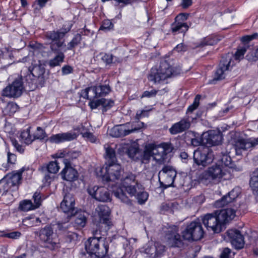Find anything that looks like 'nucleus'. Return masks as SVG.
<instances>
[{
	"mask_svg": "<svg viewBox=\"0 0 258 258\" xmlns=\"http://www.w3.org/2000/svg\"><path fill=\"white\" fill-rule=\"evenodd\" d=\"M235 216V210L232 209H222L206 214L203 217L202 221L208 230L219 233L225 229L226 222L233 219Z\"/></svg>",
	"mask_w": 258,
	"mask_h": 258,
	"instance_id": "obj_1",
	"label": "nucleus"
},
{
	"mask_svg": "<svg viewBox=\"0 0 258 258\" xmlns=\"http://www.w3.org/2000/svg\"><path fill=\"white\" fill-rule=\"evenodd\" d=\"M107 231L93 228L92 233L93 237L89 238L85 243L87 252L96 258H103L108 250V244L104 236Z\"/></svg>",
	"mask_w": 258,
	"mask_h": 258,
	"instance_id": "obj_2",
	"label": "nucleus"
},
{
	"mask_svg": "<svg viewBox=\"0 0 258 258\" xmlns=\"http://www.w3.org/2000/svg\"><path fill=\"white\" fill-rule=\"evenodd\" d=\"M173 74L171 66L166 60H164L160 62L159 68L151 69L148 79L154 83H160L170 78Z\"/></svg>",
	"mask_w": 258,
	"mask_h": 258,
	"instance_id": "obj_3",
	"label": "nucleus"
},
{
	"mask_svg": "<svg viewBox=\"0 0 258 258\" xmlns=\"http://www.w3.org/2000/svg\"><path fill=\"white\" fill-rule=\"evenodd\" d=\"M225 173L222 167L219 165H213L203 172L200 175V181L205 184L217 183L221 181Z\"/></svg>",
	"mask_w": 258,
	"mask_h": 258,
	"instance_id": "obj_4",
	"label": "nucleus"
},
{
	"mask_svg": "<svg viewBox=\"0 0 258 258\" xmlns=\"http://www.w3.org/2000/svg\"><path fill=\"white\" fill-rule=\"evenodd\" d=\"M134 184L124 185L121 187L117 188L112 191L113 195L121 202L128 205L132 204L131 201L123 192L124 189L130 196H136L138 192L142 189L143 185L138 181L134 183Z\"/></svg>",
	"mask_w": 258,
	"mask_h": 258,
	"instance_id": "obj_5",
	"label": "nucleus"
},
{
	"mask_svg": "<svg viewBox=\"0 0 258 258\" xmlns=\"http://www.w3.org/2000/svg\"><path fill=\"white\" fill-rule=\"evenodd\" d=\"M194 162L199 166L205 167L213 161V154L208 147H199L193 153Z\"/></svg>",
	"mask_w": 258,
	"mask_h": 258,
	"instance_id": "obj_6",
	"label": "nucleus"
},
{
	"mask_svg": "<svg viewBox=\"0 0 258 258\" xmlns=\"http://www.w3.org/2000/svg\"><path fill=\"white\" fill-rule=\"evenodd\" d=\"M96 211L98 214L99 221L94 228L107 231L111 225L109 207L105 205H100L96 208Z\"/></svg>",
	"mask_w": 258,
	"mask_h": 258,
	"instance_id": "obj_7",
	"label": "nucleus"
},
{
	"mask_svg": "<svg viewBox=\"0 0 258 258\" xmlns=\"http://www.w3.org/2000/svg\"><path fill=\"white\" fill-rule=\"evenodd\" d=\"M204 233L201 223L196 221L191 222L182 232L183 238L188 241L201 239Z\"/></svg>",
	"mask_w": 258,
	"mask_h": 258,
	"instance_id": "obj_8",
	"label": "nucleus"
},
{
	"mask_svg": "<svg viewBox=\"0 0 258 258\" xmlns=\"http://www.w3.org/2000/svg\"><path fill=\"white\" fill-rule=\"evenodd\" d=\"M51 50L56 55L55 56L50 59L48 62L49 66L51 68L60 66V64L64 61L65 57L64 52L66 44L64 42H51L50 43Z\"/></svg>",
	"mask_w": 258,
	"mask_h": 258,
	"instance_id": "obj_9",
	"label": "nucleus"
},
{
	"mask_svg": "<svg viewBox=\"0 0 258 258\" xmlns=\"http://www.w3.org/2000/svg\"><path fill=\"white\" fill-rule=\"evenodd\" d=\"M176 174V170L172 167L164 166L158 173L161 186L165 188L172 186Z\"/></svg>",
	"mask_w": 258,
	"mask_h": 258,
	"instance_id": "obj_10",
	"label": "nucleus"
},
{
	"mask_svg": "<svg viewBox=\"0 0 258 258\" xmlns=\"http://www.w3.org/2000/svg\"><path fill=\"white\" fill-rule=\"evenodd\" d=\"M53 230L50 225H46L41 228L39 232V236L41 241L45 243V246L51 250H54L59 247V243L52 237Z\"/></svg>",
	"mask_w": 258,
	"mask_h": 258,
	"instance_id": "obj_11",
	"label": "nucleus"
},
{
	"mask_svg": "<svg viewBox=\"0 0 258 258\" xmlns=\"http://www.w3.org/2000/svg\"><path fill=\"white\" fill-rule=\"evenodd\" d=\"M177 226H169L165 231V238L167 244L171 247H180L182 245V241L178 233Z\"/></svg>",
	"mask_w": 258,
	"mask_h": 258,
	"instance_id": "obj_12",
	"label": "nucleus"
},
{
	"mask_svg": "<svg viewBox=\"0 0 258 258\" xmlns=\"http://www.w3.org/2000/svg\"><path fill=\"white\" fill-rule=\"evenodd\" d=\"M23 89L21 78L17 79L3 90V95L10 98H17L21 95Z\"/></svg>",
	"mask_w": 258,
	"mask_h": 258,
	"instance_id": "obj_13",
	"label": "nucleus"
},
{
	"mask_svg": "<svg viewBox=\"0 0 258 258\" xmlns=\"http://www.w3.org/2000/svg\"><path fill=\"white\" fill-rule=\"evenodd\" d=\"M165 251V246L159 242H149L144 247V252L149 258L160 257Z\"/></svg>",
	"mask_w": 258,
	"mask_h": 258,
	"instance_id": "obj_14",
	"label": "nucleus"
},
{
	"mask_svg": "<svg viewBox=\"0 0 258 258\" xmlns=\"http://www.w3.org/2000/svg\"><path fill=\"white\" fill-rule=\"evenodd\" d=\"M232 56V54L228 53L222 57L219 68L215 72L213 81L221 80L225 78L226 71H228L231 67Z\"/></svg>",
	"mask_w": 258,
	"mask_h": 258,
	"instance_id": "obj_15",
	"label": "nucleus"
},
{
	"mask_svg": "<svg viewBox=\"0 0 258 258\" xmlns=\"http://www.w3.org/2000/svg\"><path fill=\"white\" fill-rule=\"evenodd\" d=\"M88 193L97 201L106 202L110 200V197L107 188L104 187H90L87 189Z\"/></svg>",
	"mask_w": 258,
	"mask_h": 258,
	"instance_id": "obj_16",
	"label": "nucleus"
},
{
	"mask_svg": "<svg viewBox=\"0 0 258 258\" xmlns=\"http://www.w3.org/2000/svg\"><path fill=\"white\" fill-rule=\"evenodd\" d=\"M60 208L65 213H67L69 216L75 215L77 210L75 207V199L71 194H66L63 201L61 202Z\"/></svg>",
	"mask_w": 258,
	"mask_h": 258,
	"instance_id": "obj_17",
	"label": "nucleus"
},
{
	"mask_svg": "<svg viewBox=\"0 0 258 258\" xmlns=\"http://www.w3.org/2000/svg\"><path fill=\"white\" fill-rule=\"evenodd\" d=\"M72 25L69 23L66 24L59 31H52L47 32L46 34V37L51 42H64L62 39L65 34L69 32L71 29Z\"/></svg>",
	"mask_w": 258,
	"mask_h": 258,
	"instance_id": "obj_18",
	"label": "nucleus"
},
{
	"mask_svg": "<svg viewBox=\"0 0 258 258\" xmlns=\"http://www.w3.org/2000/svg\"><path fill=\"white\" fill-rule=\"evenodd\" d=\"M194 117L189 115L183 117L179 122L173 124L169 128V132L172 135H176L187 130L190 126L191 121Z\"/></svg>",
	"mask_w": 258,
	"mask_h": 258,
	"instance_id": "obj_19",
	"label": "nucleus"
},
{
	"mask_svg": "<svg viewBox=\"0 0 258 258\" xmlns=\"http://www.w3.org/2000/svg\"><path fill=\"white\" fill-rule=\"evenodd\" d=\"M107 173L106 179L108 181H115L121 179L124 174L121 166L116 163L107 165L105 168Z\"/></svg>",
	"mask_w": 258,
	"mask_h": 258,
	"instance_id": "obj_20",
	"label": "nucleus"
},
{
	"mask_svg": "<svg viewBox=\"0 0 258 258\" xmlns=\"http://www.w3.org/2000/svg\"><path fill=\"white\" fill-rule=\"evenodd\" d=\"M152 146V157L154 159L159 163L163 162L166 158L168 145H155L151 144Z\"/></svg>",
	"mask_w": 258,
	"mask_h": 258,
	"instance_id": "obj_21",
	"label": "nucleus"
},
{
	"mask_svg": "<svg viewBox=\"0 0 258 258\" xmlns=\"http://www.w3.org/2000/svg\"><path fill=\"white\" fill-rule=\"evenodd\" d=\"M204 144L206 147L218 145L221 142L220 133L216 131H209L203 134Z\"/></svg>",
	"mask_w": 258,
	"mask_h": 258,
	"instance_id": "obj_22",
	"label": "nucleus"
},
{
	"mask_svg": "<svg viewBox=\"0 0 258 258\" xmlns=\"http://www.w3.org/2000/svg\"><path fill=\"white\" fill-rule=\"evenodd\" d=\"M240 192V189L238 187L233 188L227 195L223 196L220 200L216 201L214 206L216 208H220L226 205L237 198Z\"/></svg>",
	"mask_w": 258,
	"mask_h": 258,
	"instance_id": "obj_23",
	"label": "nucleus"
},
{
	"mask_svg": "<svg viewBox=\"0 0 258 258\" xmlns=\"http://www.w3.org/2000/svg\"><path fill=\"white\" fill-rule=\"evenodd\" d=\"M227 235L231 239V244L236 249L243 247L244 242L242 235L238 230L231 229L227 231Z\"/></svg>",
	"mask_w": 258,
	"mask_h": 258,
	"instance_id": "obj_24",
	"label": "nucleus"
},
{
	"mask_svg": "<svg viewBox=\"0 0 258 258\" xmlns=\"http://www.w3.org/2000/svg\"><path fill=\"white\" fill-rule=\"evenodd\" d=\"M64 164L65 167L60 173L62 179L69 181L77 180L78 177L77 171L71 166L70 163L65 162Z\"/></svg>",
	"mask_w": 258,
	"mask_h": 258,
	"instance_id": "obj_25",
	"label": "nucleus"
},
{
	"mask_svg": "<svg viewBox=\"0 0 258 258\" xmlns=\"http://www.w3.org/2000/svg\"><path fill=\"white\" fill-rule=\"evenodd\" d=\"M78 135L74 132L60 133L50 137L49 141L51 143L57 144L61 142L72 141L76 139Z\"/></svg>",
	"mask_w": 258,
	"mask_h": 258,
	"instance_id": "obj_26",
	"label": "nucleus"
},
{
	"mask_svg": "<svg viewBox=\"0 0 258 258\" xmlns=\"http://www.w3.org/2000/svg\"><path fill=\"white\" fill-rule=\"evenodd\" d=\"M234 149L236 155H240L242 151H245L252 148L250 139H237L234 143Z\"/></svg>",
	"mask_w": 258,
	"mask_h": 258,
	"instance_id": "obj_27",
	"label": "nucleus"
},
{
	"mask_svg": "<svg viewBox=\"0 0 258 258\" xmlns=\"http://www.w3.org/2000/svg\"><path fill=\"white\" fill-rule=\"evenodd\" d=\"M23 171V170L17 172L13 171L11 173L7 174L5 176V178L11 187L20 184Z\"/></svg>",
	"mask_w": 258,
	"mask_h": 258,
	"instance_id": "obj_28",
	"label": "nucleus"
},
{
	"mask_svg": "<svg viewBox=\"0 0 258 258\" xmlns=\"http://www.w3.org/2000/svg\"><path fill=\"white\" fill-rule=\"evenodd\" d=\"M132 133H133L132 130H126L123 126L120 125L112 127L109 131V135L112 137L118 138L125 136Z\"/></svg>",
	"mask_w": 258,
	"mask_h": 258,
	"instance_id": "obj_29",
	"label": "nucleus"
},
{
	"mask_svg": "<svg viewBox=\"0 0 258 258\" xmlns=\"http://www.w3.org/2000/svg\"><path fill=\"white\" fill-rule=\"evenodd\" d=\"M104 147L105 150L104 158L106 160V163L108 165L116 163V158L114 149L107 144H105Z\"/></svg>",
	"mask_w": 258,
	"mask_h": 258,
	"instance_id": "obj_30",
	"label": "nucleus"
},
{
	"mask_svg": "<svg viewBox=\"0 0 258 258\" xmlns=\"http://www.w3.org/2000/svg\"><path fill=\"white\" fill-rule=\"evenodd\" d=\"M92 89L96 97L106 95L110 92V87L108 85L94 86Z\"/></svg>",
	"mask_w": 258,
	"mask_h": 258,
	"instance_id": "obj_31",
	"label": "nucleus"
},
{
	"mask_svg": "<svg viewBox=\"0 0 258 258\" xmlns=\"http://www.w3.org/2000/svg\"><path fill=\"white\" fill-rule=\"evenodd\" d=\"M31 127H28L27 129L24 130L21 132L20 135V139L22 142L29 145L32 143L35 140V138L30 134Z\"/></svg>",
	"mask_w": 258,
	"mask_h": 258,
	"instance_id": "obj_32",
	"label": "nucleus"
},
{
	"mask_svg": "<svg viewBox=\"0 0 258 258\" xmlns=\"http://www.w3.org/2000/svg\"><path fill=\"white\" fill-rule=\"evenodd\" d=\"M78 156L79 153L74 151L67 152L66 151H64L57 154V156L58 158H64V163H65V162L70 163L71 160L77 158Z\"/></svg>",
	"mask_w": 258,
	"mask_h": 258,
	"instance_id": "obj_33",
	"label": "nucleus"
},
{
	"mask_svg": "<svg viewBox=\"0 0 258 258\" xmlns=\"http://www.w3.org/2000/svg\"><path fill=\"white\" fill-rule=\"evenodd\" d=\"M173 32H184L188 29V26L185 23L176 21L173 23L171 27Z\"/></svg>",
	"mask_w": 258,
	"mask_h": 258,
	"instance_id": "obj_34",
	"label": "nucleus"
},
{
	"mask_svg": "<svg viewBox=\"0 0 258 258\" xmlns=\"http://www.w3.org/2000/svg\"><path fill=\"white\" fill-rule=\"evenodd\" d=\"M249 185L253 191L258 193V168L253 172L249 181Z\"/></svg>",
	"mask_w": 258,
	"mask_h": 258,
	"instance_id": "obj_35",
	"label": "nucleus"
},
{
	"mask_svg": "<svg viewBox=\"0 0 258 258\" xmlns=\"http://www.w3.org/2000/svg\"><path fill=\"white\" fill-rule=\"evenodd\" d=\"M136 176L135 174H133L131 172L125 173V174H123L122 176L120 179V180L122 182V186L124 185L128 184L131 182H137L136 180Z\"/></svg>",
	"mask_w": 258,
	"mask_h": 258,
	"instance_id": "obj_36",
	"label": "nucleus"
},
{
	"mask_svg": "<svg viewBox=\"0 0 258 258\" xmlns=\"http://www.w3.org/2000/svg\"><path fill=\"white\" fill-rule=\"evenodd\" d=\"M19 209L24 212L35 209V206L30 200H24L20 203Z\"/></svg>",
	"mask_w": 258,
	"mask_h": 258,
	"instance_id": "obj_37",
	"label": "nucleus"
},
{
	"mask_svg": "<svg viewBox=\"0 0 258 258\" xmlns=\"http://www.w3.org/2000/svg\"><path fill=\"white\" fill-rule=\"evenodd\" d=\"M87 222V217L84 213L78 214L75 220V224L79 228L84 227Z\"/></svg>",
	"mask_w": 258,
	"mask_h": 258,
	"instance_id": "obj_38",
	"label": "nucleus"
},
{
	"mask_svg": "<svg viewBox=\"0 0 258 258\" xmlns=\"http://www.w3.org/2000/svg\"><path fill=\"white\" fill-rule=\"evenodd\" d=\"M31 73L34 77L40 78L44 73V68L40 64H36L33 67Z\"/></svg>",
	"mask_w": 258,
	"mask_h": 258,
	"instance_id": "obj_39",
	"label": "nucleus"
},
{
	"mask_svg": "<svg viewBox=\"0 0 258 258\" xmlns=\"http://www.w3.org/2000/svg\"><path fill=\"white\" fill-rule=\"evenodd\" d=\"M249 47V45H245L243 46H239L238 47L237 51L234 54L235 59L236 60H240L243 58L244 55L246 52L247 49Z\"/></svg>",
	"mask_w": 258,
	"mask_h": 258,
	"instance_id": "obj_40",
	"label": "nucleus"
},
{
	"mask_svg": "<svg viewBox=\"0 0 258 258\" xmlns=\"http://www.w3.org/2000/svg\"><path fill=\"white\" fill-rule=\"evenodd\" d=\"M148 194L144 191L143 186L142 189H140L138 194L135 196L140 204H143L147 200L148 198Z\"/></svg>",
	"mask_w": 258,
	"mask_h": 258,
	"instance_id": "obj_41",
	"label": "nucleus"
},
{
	"mask_svg": "<svg viewBox=\"0 0 258 258\" xmlns=\"http://www.w3.org/2000/svg\"><path fill=\"white\" fill-rule=\"evenodd\" d=\"M46 168L48 172L55 174L58 171L59 166L57 161H51L47 165Z\"/></svg>",
	"mask_w": 258,
	"mask_h": 258,
	"instance_id": "obj_42",
	"label": "nucleus"
},
{
	"mask_svg": "<svg viewBox=\"0 0 258 258\" xmlns=\"http://www.w3.org/2000/svg\"><path fill=\"white\" fill-rule=\"evenodd\" d=\"M33 199L34 200V205L35 206V208L37 209L41 205L42 201L44 199V197L40 192L36 191L33 195Z\"/></svg>",
	"mask_w": 258,
	"mask_h": 258,
	"instance_id": "obj_43",
	"label": "nucleus"
},
{
	"mask_svg": "<svg viewBox=\"0 0 258 258\" xmlns=\"http://www.w3.org/2000/svg\"><path fill=\"white\" fill-rule=\"evenodd\" d=\"M100 102H101L103 112L106 111L114 105V101L111 99L101 98L100 99Z\"/></svg>",
	"mask_w": 258,
	"mask_h": 258,
	"instance_id": "obj_44",
	"label": "nucleus"
},
{
	"mask_svg": "<svg viewBox=\"0 0 258 258\" xmlns=\"http://www.w3.org/2000/svg\"><path fill=\"white\" fill-rule=\"evenodd\" d=\"M81 40V36L80 34H77L75 35V36L73 38V39L72 40L71 42H70L68 44V47L67 49L68 50H71L74 47L77 46L80 43ZM67 50V49H66Z\"/></svg>",
	"mask_w": 258,
	"mask_h": 258,
	"instance_id": "obj_45",
	"label": "nucleus"
},
{
	"mask_svg": "<svg viewBox=\"0 0 258 258\" xmlns=\"http://www.w3.org/2000/svg\"><path fill=\"white\" fill-rule=\"evenodd\" d=\"M152 157V146L151 144L146 146L143 156V161H148Z\"/></svg>",
	"mask_w": 258,
	"mask_h": 258,
	"instance_id": "obj_46",
	"label": "nucleus"
},
{
	"mask_svg": "<svg viewBox=\"0 0 258 258\" xmlns=\"http://www.w3.org/2000/svg\"><path fill=\"white\" fill-rule=\"evenodd\" d=\"M258 39V33H255L252 35H245L240 38L241 41L243 43L244 45H248V43L252 40Z\"/></svg>",
	"mask_w": 258,
	"mask_h": 258,
	"instance_id": "obj_47",
	"label": "nucleus"
},
{
	"mask_svg": "<svg viewBox=\"0 0 258 258\" xmlns=\"http://www.w3.org/2000/svg\"><path fill=\"white\" fill-rule=\"evenodd\" d=\"M57 228L60 233L64 235L69 230L70 228H72L71 225L64 223H57Z\"/></svg>",
	"mask_w": 258,
	"mask_h": 258,
	"instance_id": "obj_48",
	"label": "nucleus"
},
{
	"mask_svg": "<svg viewBox=\"0 0 258 258\" xmlns=\"http://www.w3.org/2000/svg\"><path fill=\"white\" fill-rule=\"evenodd\" d=\"M11 186L5 177L0 180V193H6Z\"/></svg>",
	"mask_w": 258,
	"mask_h": 258,
	"instance_id": "obj_49",
	"label": "nucleus"
},
{
	"mask_svg": "<svg viewBox=\"0 0 258 258\" xmlns=\"http://www.w3.org/2000/svg\"><path fill=\"white\" fill-rule=\"evenodd\" d=\"M201 98V96L200 95H197L194 100L193 103L189 106L187 108V113L189 112H192L194 110H195L199 105V101Z\"/></svg>",
	"mask_w": 258,
	"mask_h": 258,
	"instance_id": "obj_50",
	"label": "nucleus"
},
{
	"mask_svg": "<svg viewBox=\"0 0 258 258\" xmlns=\"http://www.w3.org/2000/svg\"><path fill=\"white\" fill-rule=\"evenodd\" d=\"M201 98V96L200 95H197L194 100L193 103L189 106L187 108V113L189 112H192L194 110H195L199 105V101Z\"/></svg>",
	"mask_w": 258,
	"mask_h": 258,
	"instance_id": "obj_51",
	"label": "nucleus"
},
{
	"mask_svg": "<svg viewBox=\"0 0 258 258\" xmlns=\"http://www.w3.org/2000/svg\"><path fill=\"white\" fill-rule=\"evenodd\" d=\"M113 28V24L109 20H104L103 22L102 26H101L100 30H104L105 31H108Z\"/></svg>",
	"mask_w": 258,
	"mask_h": 258,
	"instance_id": "obj_52",
	"label": "nucleus"
},
{
	"mask_svg": "<svg viewBox=\"0 0 258 258\" xmlns=\"http://www.w3.org/2000/svg\"><path fill=\"white\" fill-rule=\"evenodd\" d=\"M33 136L35 138V140H43L46 137V134L40 127H37L36 133Z\"/></svg>",
	"mask_w": 258,
	"mask_h": 258,
	"instance_id": "obj_53",
	"label": "nucleus"
},
{
	"mask_svg": "<svg viewBox=\"0 0 258 258\" xmlns=\"http://www.w3.org/2000/svg\"><path fill=\"white\" fill-rule=\"evenodd\" d=\"M102 60L106 64H110L116 61V57L112 54H104L102 57Z\"/></svg>",
	"mask_w": 258,
	"mask_h": 258,
	"instance_id": "obj_54",
	"label": "nucleus"
},
{
	"mask_svg": "<svg viewBox=\"0 0 258 258\" xmlns=\"http://www.w3.org/2000/svg\"><path fill=\"white\" fill-rule=\"evenodd\" d=\"M138 152L139 149L138 148L130 147L127 150V154L130 158L135 159L136 158V156Z\"/></svg>",
	"mask_w": 258,
	"mask_h": 258,
	"instance_id": "obj_55",
	"label": "nucleus"
},
{
	"mask_svg": "<svg viewBox=\"0 0 258 258\" xmlns=\"http://www.w3.org/2000/svg\"><path fill=\"white\" fill-rule=\"evenodd\" d=\"M4 237L13 239H16L19 238L21 236V233L19 231H14L10 233H8L4 234Z\"/></svg>",
	"mask_w": 258,
	"mask_h": 258,
	"instance_id": "obj_56",
	"label": "nucleus"
},
{
	"mask_svg": "<svg viewBox=\"0 0 258 258\" xmlns=\"http://www.w3.org/2000/svg\"><path fill=\"white\" fill-rule=\"evenodd\" d=\"M22 223L24 225L28 227L35 226L33 217H28L24 218L23 220Z\"/></svg>",
	"mask_w": 258,
	"mask_h": 258,
	"instance_id": "obj_57",
	"label": "nucleus"
},
{
	"mask_svg": "<svg viewBox=\"0 0 258 258\" xmlns=\"http://www.w3.org/2000/svg\"><path fill=\"white\" fill-rule=\"evenodd\" d=\"M149 111L147 110H138L135 116L136 119L139 120L143 117L148 116L149 115Z\"/></svg>",
	"mask_w": 258,
	"mask_h": 258,
	"instance_id": "obj_58",
	"label": "nucleus"
},
{
	"mask_svg": "<svg viewBox=\"0 0 258 258\" xmlns=\"http://www.w3.org/2000/svg\"><path fill=\"white\" fill-rule=\"evenodd\" d=\"M64 236L66 237L67 240L68 242H71L72 240L76 239L77 238V234L75 232L69 230Z\"/></svg>",
	"mask_w": 258,
	"mask_h": 258,
	"instance_id": "obj_59",
	"label": "nucleus"
},
{
	"mask_svg": "<svg viewBox=\"0 0 258 258\" xmlns=\"http://www.w3.org/2000/svg\"><path fill=\"white\" fill-rule=\"evenodd\" d=\"M132 128L131 130L133 131V132L139 130L142 128L144 126V123L140 121L139 120H137V121L134 122L132 124Z\"/></svg>",
	"mask_w": 258,
	"mask_h": 258,
	"instance_id": "obj_60",
	"label": "nucleus"
},
{
	"mask_svg": "<svg viewBox=\"0 0 258 258\" xmlns=\"http://www.w3.org/2000/svg\"><path fill=\"white\" fill-rule=\"evenodd\" d=\"M191 144L195 147L200 146L204 144L203 136L202 138H195L191 139Z\"/></svg>",
	"mask_w": 258,
	"mask_h": 258,
	"instance_id": "obj_61",
	"label": "nucleus"
},
{
	"mask_svg": "<svg viewBox=\"0 0 258 258\" xmlns=\"http://www.w3.org/2000/svg\"><path fill=\"white\" fill-rule=\"evenodd\" d=\"M221 160L222 163L226 166H231V159L229 156H228L227 154L223 155Z\"/></svg>",
	"mask_w": 258,
	"mask_h": 258,
	"instance_id": "obj_62",
	"label": "nucleus"
},
{
	"mask_svg": "<svg viewBox=\"0 0 258 258\" xmlns=\"http://www.w3.org/2000/svg\"><path fill=\"white\" fill-rule=\"evenodd\" d=\"M83 137L89 140L90 142L93 143L95 141V138L93 135L90 132L81 133Z\"/></svg>",
	"mask_w": 258,
	"mask_h": 258,
	"instance_id": "obj_63",
	"label": "nucleus"
},
{
	"mask_svg": "<svg viewBox=\"0 0 258 258\" xmlns=\"http://www.w3.org/2000/svg\"><path fill=\"white\" fill-rule=\"evenodd\" d=\"M13 145L16 149V150L20 153H22L24 151V149L22 146L20 145L17 140L15 139H12L11 140Z\"/></svg>",
	"mask_w": 258,
	"mask_h": 258,
	"instance_id": "obj_64",
	"label": "nucleus"
}]
</instances>
